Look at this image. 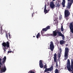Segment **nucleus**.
Wrapping results in <instances>:
<instances>
[{
    "instance_id": "c85d7f7f",
    "label": "nucleus",
    "mask_w": 73,
    "mask_h": 73,
    "mask_svg": "<svg viewBox=\"0 0 73 73\" xmlns=\"http://www.w3.org/2000/svg\"><path fill=\"white\" fill-rule=\"evenodd\" d=\"M59 51H60V53H61L62 52V49H61V48H60L59 49Z\"/></svg>"
},
{
    "instance_id": "2f4dec72",
    "label": "nucleus",
    "mask_w": 73,
    "mask_h": 73,
    "mask_svg": "<svg viewBox=\"0 0 73 73\" xmlns=\"http://www.w3.org/2000/svg\"><path fill=\"white\" fill-rule=\"evenodd\" d=\"M58 62L57 61L56 63V67H58V63H57Z\"/></svg>"
},
{
    "instance_id": "c03bdc74",
    "label": "nucleus",
    "mask_w": 73,
    "mask_h": 73,
    "mask_svg": "<svg viewBox=\"0 0 73 73\" xmlns=\"http://www.w3.org/2000/svg\"><path fill=\"white\" fill-rule=\"evenodd\" d=\"M70 0H68V1H70Z\"/></svg>"
},
{
    "instance_id": "f704fd0d",
    "label": "nucleus",
    "mask_w": 73,
    "mask_h": 73,
    "mask_svg": "<svg viewBox=\"0 0 73 73\" xmlns=\"http://www.w3.org/2000/svg\"><path fill=\"white\" fill-rule=\"evenodd\" d=\"M9 38H11V35L9 33Z\"/></svg>"
},
{
    "instance_id": "58836bf2",
    "label": "nucleus",
    "mask_w": 73,
    "mask_h": 73,
    "mask_svg": "<svg viewBox=\"0 0 73 73\" xmlns=\"http://www.w3.org/2000/svg\"><path fill=\"white\" fill-rule=\"evenodd\" d=\"M66 46H68V44H66Z\"/></svg>"
},
{
    "instance_id": "4468645a",
    "label": "nucleus",
    "mask_w": 73,
    "mask_h": 73,
    "mask_svg": "<svg viewBox=\"0 0 73 73\" xmlns=\"http://www.w3.org/2000/svg\"><path fill=\"white\" fill-rule=\"evenodd\" d=\"M57 33L58 34V36H62L63 35V34L61 33V32L60 31V30H58L57 31Z\"/></svg>"
},
{
    "instance_id": "7ed1b4c3",
    "label": "nucleus",
    "mask_w": 73,
    "mask_h": 73,
    "mask_svg": "<svg viewBox=\"0 0 73 73\" xmlns=\"http://www.w3.org/2000/svg\"><path fill=\"white\" fill-rule=\"evenodd\" d=\"M69 52V49L68 47L65 48L64 52V59L65 60H66L68 59V56Z\"/></svg>"
},
{
    "instance_id": "2eb2a0df",
    "label": "nucleus",
    "mask_w": 73,
    "mask_h": 73,
    "mask_svg": "<svg viewBox=\"0 0 73 73\" xmlns=\"http://www.w3.org/2000/svg\"><path fill=\"white\" fill-rule=\"evenodd\" d=\"M54 56V61L55 62H56L57 61V54H56V53H55Z\"/></svg>"
},
{
    "instance_id": "473e14b6",
    "label": "nucleus",
    "mask_w": 73,
    "mask_h": 73,
    "mask_svg": "<svg viewBox=\"0 0 73 73\" xmlns=\"http://www.w3.org/2000/svg\"><path fill=\"white\" fill-rule=\"evenodd\" d=\"M71 1V2L72 3H73V0H70V1Z\"/></svg>"
},
{
    "instance_id": "e433bc0d",
    "label": "nucleus",
    "mask_w": 73,
    "mask_h": 73,
    "mask_svg": "<svg viewBox=\"0 0 73 73\" xmlns=\"http://www.w3.org/2000/svg\"><path fill=\"white\" fill-rule=\"evenodd\" d=\"M11 52H12V51H8L7 53H11Z\"/></svg>"
},
{
    "instance_id": "4c0bfd02",
    "label": "nucleus",
    "mask_w": 73,
    "mask_h": 73,
    "mask_svg": "<svg viewBox=\"0 0 73 73\" xmlns=\"http://www.w3.org/2000/svg\"><path fill=\"white\" fill-rule=\"evenodd\" d=\"M61 29H63V26H61Z\"/></svg>"
},
{
    "instance_id": "dca6fc26",
    "label": "nucleus",
    "mask_w": 73,
    "mask_h": 73,
    "mask_svg": "<svg viewBox=\"0 0 73 73\" xmlns=\"http://www.w3.org/2000/svg\"><path fill=\"white\" fill-rule=\"evenodd\" d=\"M30 9H31V12H32L33 13L31 14H32V17H33V15H34V10H33V8H32V7H31L30 8Z\"/></svg>"
},
{
    "instance_id": "39448f33",
    "label": "nucleus",
    "mask_w": 73,
    "mask_h": 73,
    "mask_svg": "<svg viewBox=\"0 0 73 73\" xmlns=\"http://www.w3.org/2000/svg\"><path fill=\"white\" fill-rule=\"evenodd\" d=\"M54 46L53 42V41H51L50 44V50L51 51L53 52V50H54Z\"/></svg>"
},
{
    "instance_id": "f03ea898",
    "label": "nucleus",
    "mask_w": 73,
    "mask_h": 73,
    "mask_svg": "<svg viewBox=\"0 0 73 73\" xmlns=\"http://www.w3.org/2000/svg\"><path fill=\"white\" fill-rule=\"evenodd\" d=\"M2 46H3V49L4 50V52H5V51H6V49H8V48L9 47V42L7 41L6 42H3L2 43Z\"/></svg>"
},
{
    "instance_id": "72a5a7b5",
    "label": "nucleus",
    "mask_w": 73,
    "mask_h": 73,
    "mask_svg": "<svg viewBox=\"0 0 73 73\" xmlns=\"http://www.w3.org/2000/svg\"><path fill=\"white\" fill-rule=\"evenodd\" d=\"M60 30L62 32H63L64 31V29H60Z\"/></svg>"
},
{
    "instance_id": "5701e85b",
    "label": "nucleus",
    "mask_w": 73,
    "mask_h": 73,
    "mask_svg": "<svg viewBox=\"0 0 73 73\" xmlns=\"http://www.w3.org/2000/svg\"><path fill=\"white\" fill-rule=\"evenodd\" d=\"M39 36H40V33H38L36 36V37L37 38H38L39 37Z\"/></svg>"
},
{
    "instance_id": "f3484780",
    "label": "nucleus",
    "mask_w": 73,
    "mask_h": 73,
    "mask_svg": "<svg viewBox=\"0 0 73 73\" xmlns=\"http://www.w3.org/2000/svg\"><path fill=\"white\" fill-rule=\"evenodd\" d=\"M64 43H65V41H64L63 40H60V45H63Z\"/></svg>"
},
{
    "instance_id": "393cba45",
    "label": "nucleus",
    "mask_w": 73,
    "mask_h": 73,
    "mask_svg": "<svg viewBox=\"0 0 73 73\" xmlns=\"http://www.w3.org/2000/svg\"><path fill=\"white\" fill-rule=\"evenodd\" d=\"M28 73H35V72L30 70L28 72Z\"/></svg>"
},
{
    "instance_id": "bb28decb",
    "label": "nucleus",
    "mask_w": 73,
    "mask_h": 73,
    "mask_svg": "<svg viewBox=\"0 0 73 73\" xmlns=\"http://www.w3.org/2000/svg\"><path fill=\"white\" fill-rule=\"evenodd\" d=\"M61 37H62V38L63 40H65V36H64V35H63L62 36H61Z\"/></svg>"
},
{
    "instance_id": "412c9836",
    "label": "nucleus",
    "mask_w": 73,
    "mask_h": 73,
    "mask_svg": "<svg viewBox=\"0 0 73 73\" xmlns=\"http://www.w3.org/2000/svg\"><path fill=\"white\" fill-rule=\"evenodd\" d=\"M48 30L46 29V28H43L42 29V31L44 32H44H46V31H47Z\"/></svg>"
},
{
    "instance_id": "c9c22d12",
    "label": "nucleus",
    "mask_w": 73,
    "mask_h": 73,
    "mask_svg": "<svg viewBox=\"0 0 73 73\" xmlns=\"http://www.w3.org/2000/svg\"><path fill=\"white\" fill-rule=\"evenodd\" d=\"M41 35H43V33H44V32H43L42 31H41Z\"/></svg>"
},
{
    "instance_id": "6e6552de",
    "label": "nucleus",
    "mask_w": 73,
    "mask_h": 73,
    "mask_svg": "<svg viewBox=\"0 0 73 73\" xmlns=\"http://www.w3.org/2000/svg\"><path fill=\"white\" fill-rule=\"evenodd\" d=\"M3 65V66H2V67L1 68V70H0V72L1 73L5 72L7 70V69L5 67V64H4Z\"/></svg>"
},
{
    "instance_id": "6ab92c4d",
    "label": "nucleus",
    "mask_w": 73,
    "mask_h": 73,
    "mask_svg": "<svg viewBox=\"0 0 73 73\" xmlns=\"http://www.w3.org/2000/svg\"><path fill=\"white\" fill-rule=\"evenodd\" d=\"M59 7H60V3H59L58 2L57 3H56V8H58Z\"/></svg>"
},
{
    "instance_id": "20e7f679",
    "label": "nucleus",
    "mask_w": 73,
    "mask_h": 73,
    "mask_svg": "<svg viewBox=\"0 0 73 73\" xmlns=\"http://www.w3.org/2000/svg\"><path fill=\"white\" fill-rule=\"evenodd\" d=\"M70 14V13L69 12V10H65L64 11V18L66 19L67 21L69 20L68 17H69Z\"/></svg>"
},
{
    "instance_id": "0eeeda50",
    "label": "nucleus",
    "mask_w": 73,
    "mask_h": 73,
    "mask_svg": "<svg viewBox=\"0 0 73 73\" xmlns=\"http://www.w3.org/2000/svg\"><path fill=\"white\" fill-rule=\"evenodd\" d=\"M53 66H51L50 68H47L45 69L44 72H52L53 70Z\"/></svg>"
},
{
    "instance_id": "b1692460",
    "label": "nucleus",
    "mask_w": 73,
    "mask_h": 73,
    "mask_svg": "<svg viewBox=\"0 0 73 73\" xmlns=\"http://www.w3.org/2000/svg\"><path fill=\"white\" fill-rule=\"evenodd\" d=\"M48 67V66H47L46 65V64H45V65L44 66V68L43 69H46L47 68V67Z\"/></svg>"
},
{
    "instance_id": "ddd939ff",
    "label": "nucleus",
    "mask_w": 73,
    "mask_h": 73,
    "mask_svg": "<svg viewBox=\"0 0 73 73\" xmlns=\"http://www.w3.org/2000/svg\"><path fill=\"white\" fill-rule=\"evenodd\" d=\"M39 65L40 68H44V65H43V64H42V60H40L39 61Z\"/></svg>"
},
{
    "instance_id": "9b49d317",
    "label": "nucleus",
    "mask_w": 73,
    "mask_h": 73,
    "mask_svg": "<svg viewBox=\"0 0 73 73\" xmlns=\"http://www.w3.org/2000/svg\"><path fill=\"white\" fill-rule=\"evenodd\" d=\"M50 7L52 8V9H54V8H55V5L54 4V3H53V1H52L50 3Z\"/></svg>"
},
{
    "instance_id": "79ce46f5",
    "label": "nucleus",
    "mask_w": 73,
    "mask_h": 73,
    "mask_svg": "<svg viewBox=\"0 0 73 73\" xmlns=\"http://www.w3.org/2000/svg\"><path fill=\"white\" fill-rule=\"evenodd\" d=\"M35 37V36H33V37Z\"/></svg>"
},
{
    "instance_id": "a878e982",
    "label": "nucleus",
    "mask_w": 73,
    "mask_h": 73,
    "mask_svg": "<svg viewBox=\"0 0 73 73\" xmlns=\"http://www.w3.org/2000/svg\"><path fill=\"white\" fill-rule=\"evenodd\" d=\"M55 73H58V70L57 69L55 70Z\"/></svg>"
},
{
    "instance_id": "c756f323",
    "label": "nucleus",
    "mask_w": 73,
    "mask_h": 73,
    "mask_svg": "<svg viewBox=\"0 0 73 73\" xmlns=\"http://www.w3.org/2000/svg\"><path fill=\"white\" fill-rule=\"evenodd\" d=\"M58 56L59 58H60V57H61V54H58Z\"/></svg>"
},
{
    "instance_id": "f257e3e1",
    "label": "nucleus",
    "mask_w": 73,
    "mask_h": 73,
    "mask_svg": "<svg viewBox=\"0 0 73 73\" xmlns=\"http://www.w3.org/2000/svg\"><path fill=\"white\" fill-rule=\"evenodd\" d=\"M71 60V66H70V63L69 59H68L67 63V68L68 71H71L72 73H73V59Z\"/></svg>"
},
{
    "instance_id": "ea45409f",
    "label": "nucleus",
    "mask_w": 73,
    "mask_h": 73,
    "mask_svg": "<svg viewBox=\"0 0 73 73\" xmlns=\"http://www.w3.org/2000/svg\"><path fill=\"white\" fill-rule=\"evenodd\" d=\"M1 65H0V70L1 69Z\"/></svg>"
},
{
    "instance_id": "423d86ee",
    "label": "nucleus",
    "mask_w": 73,
    "mask_h": 73,
    "mask_svg": "<svg viewBox=\"0 0 73 73\" xmlns=\"http://www.w3.org/2000/svg\"><path fill=\"white\" fill-rule=\"evenodd\" d=\"M6 56H4V58H3L2 60H3L2 61V62H1V61L2 60V59L1 58L0 59V65H1L3 66V65L5 64V61H6Z\"/></svg>"
},
{
    "instance_id": "aec40b11",
    "label": "nucleus",
    "mask_w": 73,
    "mask_h": 73,
    "mask_svg": "<svg viewBox=\"0 0 73 73\" xmlns=\"http://www.w3.org/2000/svg\"><path fill=\"white\" fill-rule=\"evenodd\" d=\"M72 3H72L71 2V1H70V3H69L68 4V7L70 8V7H71V5H72Z\"/></svg>"
},
{
    "instance_id": "cd10ccee",
    "label": "nucleus",
    "mask_w": 73,
    "mask_h": 73,
    "mask_svg": "<svg viewBox=\"0 0 73 73\" xmlns=\"http://www.w3.org/2000/svg\"><path fill=\"white\" fill-rule=\"evenodd\" d=\"M62 15H61L60 17H59V20H61V19H62Z\"/></svg>"
},
{
    "instance_id": "a211bd4d",
    "label": "nucleus",
    "mask_w": 73,
    "mask_h": 73,
    "mask_svg": "<svg viewBox=\"0 0 73 73\" xmlns=\"http://www.w3.org/2000/svg\"><path fill=\"white\" fill-rule=\"evenodd\" d=\"M65 0H63V2L62 3L63 7H65Z\"/></svg>"
},
{
    "instance_id": "a19ab883",
    "label": "nucleus",
    "mask_w": 73,
    "mask_h": 73,
    "mask_svg": "<svg viewBox=\"0 0 73 73\" xmlns=\"http://www.w3.org/2000/svg\"><path fill=\"white\" fill-rule=\"evenodd\" d=\"M56 0H52V1H56Z\"/></svg>"
},
{
    "instance_id": "37998d69",
    "label": "nucleus",
    "mask_w": 73,
    "mask_h": 73,
    "mask_svg": "<svg viewBox=\"0 0 73 73\" xmlns=\"http://www.w3.org/2000/svg\"><path fill=\"white\" fill-rule=\"evenodd\" d=\"M46 73H49V72H47Z\"/></svg>"
},
{
    "instance_id": "7c9ffc66",
    "label": "nucleus",
    "mask_w": 73,
    "mask_h": 73,
    "mask_svg": "<svg viewBox=\"0 0 73 73\" xmlns=\"http://www.w3.org/2000/svg\"><path fill=\"white\" fill-rule=\"evenodd\" d=\"M6 38H7V40L8 39V35H7V34H6Z\"/></svg>"
},
{
    "instance_id": "1a4fd4ad",
    "label": "nucleus",
    "mask_w": 73,
    "mask_h": 73,
    "mask_svg": "<svg viewBox=\"0 0 73 73\" xmlns=\"http://www.w3.org/2000/svg\"><path fill=\"white\" fill-rule=\"evenodd\" d=\"M69 26L71 32L73 34V22L70 23Z\"/></svg>"
},
{
    "instance_id": "9d476101",
    "label": "nucleus",
    "mask_w": 73,
    "mask_h": 73,
    "mask_svg": "<svg viewBox=\"0 0 73 73\" xmlns=\"http://www.w3.org/2000/svg\"><path fill=\"white\" fill-rule=\"evenodd\" d=\"M57 31L56 32V31H53V34H48V35L49 36H57Z\"/></svg>"
},
{
    "instance_id": "4be33fe9",
    "label": "nucleus",
    "mask_w": 73,
    "mask_h": 73,
    "mask_svg": "<svg viewBox=\"0 0 73 73\" xmlns=\"http://www.w3.org/2000/svg\"><path fill=\"white\" fill-rule=\"evenodd\" d=\"M47 30H48V29H50V26H48L46 27Z\"/></svg>"
},
{
    "instance_id": "f8f14e48",
    "label": "nucleus",
    "mask_w": 73,
    "mask_h": 73,
    "mask_svg": "<svg viewBox=\"0 0 73 73\" xmlns=\"http://www.w3.org/2000/svg\"><path fill=\"white\" fill-rule=\"evenodd\" d=\"M49 11H50L49 9L48 10H46V5H45L44 9V13H45V14L47 13H48Z\"/></svg>"
}]
</instances>
